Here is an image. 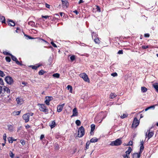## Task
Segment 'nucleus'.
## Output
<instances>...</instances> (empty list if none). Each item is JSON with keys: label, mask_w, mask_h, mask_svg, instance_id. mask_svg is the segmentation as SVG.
Wrapping results in <instances>:
<instances>
[{"label": "nucleus", "mask_w": 158, "mask_h": 158, "mask_svg": "<svg viewBox=\"0 0 158 158\" xmlns=\"http://www.w3.org/2000/svg\"><path fill=\"white\" fill-rule=\"evenodd\" d=\"M4 82L2 79L1 78V80L0 81V84L2 85H4Z\"/></svg>", "instance_id": "55"}, {"label": "nucleus", "mask_w": 158, "mask_h": 158, "mask_svg": "<svg viewBox=\"0 0 158 158\" xmlns=\"http://www.w3.org/2000/svg\"><path fill=\"white\" fill-rule=\"evenodd\" d=\"M30 127V126L29 125H27L25 126V127L26 129L29 128Z\"/></svg>", "instance_id": "64"}, {"label": "nucleus", "mask_w": 158, "mask_h": 158, "mask_svg": "<svg viewBox=\"0 0 158 158\" xmlns=\"http://www.w3.org/2000/svg\"><path fill=\"white\" fill-rule=\"evenodd\" d=\"M144 148L143 145H141L140 147V151L139 152L140 153H142V152Z\"/></svg>", "instance_id": "37"}, {"label": "nucleus", "mask_w": 158, "mask_h": 158, "mask_svg": "<svg viewBox=\"0 0 158 158\" xmlns=\"http://www.w3.org/2000/svg\"><path fill=\"white\" fill-rule=\"evenodd\" d=\"M5 59L6 62H10L11 61V59L10 57L8 56H6Z\"/></svg>", "instance_id": "41"}, {"label": "nucleus", "mask_w": 158, "mask_h": 158, "mask_svg": "<svg viewBox=\"0 0 158 158\" xmlns=\"http://www.w3.org/2000/svg\"><path fill=\"white\" fill-rule=\"evenodd\" d=\"M95 125L94 124H92L91 125V132L90 134H92V132H93L95 129Z\"/></svg>", "instance_id": "23"}, {"label": "nucleus", "mask_w": 158, "mask_h": 158, "mask_svg": "<svg viewBox=\"0 0 158 158\" xmlns=\"http://www.w3.org/2000/svg\"><path fill=\"white\" fill-rule=\"evenodd\" d=\"M3 53L4 55H9V56H10V55L11 54L9 53V52H6V51L3 52Z\"/></svg>", "instance_id": "47"}, {"label": "nucleus", "mask_w": 158, "mask_h": 158, "mask_svg": "<svg viewBox=\"0 0 158 158\" xmlns=\"http://www.w3.org/2000/svg\"><path fill=\"white\" fill-rule=\"evenodd\" d=\"M139 121L137 119V118L135 117L133 120L132 124V127H136L139 124Z\"/></svg>", "instance_id": "7"}, {"label": "nucleus", "mask_w": 158, "mask_h": 158, "mask_svg": "<svg viewBox=\"0 0 158 158\" xmlns=\"http://www.w3.org/2000/svg\"><path fill=\"white\" fill-rule=\"evenodd\" d=\"M79 76L83 79L86 82H89V79L88 78V76L85 73H83L80 74Z\"/></svg>", "instance_id": "4"}, {"label": "nucleus", "mask_w": 158, "mask_h": 158, "mask_svg": "<svg viewBox=\"0 0 158 158\" xmlns=\"http://www.w3.org/2000/svg\"><path fill=\"white\" fill-rule=\"evenodd\" d=\"M122 143V142L120 139H118L114 141L111 142L110 145L112 146H117L120 145Z\"/></svg>", "instance_id": "2"}, {"label": "nucleus", "mask_w": 158, "mask_h": 158, "mask_svg": "<svg viewBox=\"0 0 158 158\" xmlns=\"http://www.w3.org/2000/svg\"><path fill=\"white\" fill-rule=\"evenodd\" d=\"M98 141V139L96 138H93L90 139V143H95L97 142Z\"/></svg>", "instance_id": "26"}, {"label": "nucleus", "mask_w": 158, "mask_h": 158, "mask_svg": "<svg viewBox=\"0 0 158 158\" xmlns=\"http://www.w3.org/2000/svg\"><path fill=\"white\" fill-rule=\"evenodd\" d=\"M142 47L143 49H146L148 48V46L146 45H143Z\"/></svg>", "instance_id": "56"}, {"label": "nucleus", "mask_w": 158, "mask_h": 158, "mask_svg": "<svg viewBox=\"0 0 158 158\" xmlns=\"http://www.w3.org/2000/svg\"><path fill=\"white\" fill-rule=\"evenodd\" d=\"M118 53L119 54H123V50H119L118 51Z\"/></svg>", "instance_id": "57"}, {"label": "nucleus", "mask_w": 158, "mask_h": 158, "mask_svg": "<svg viewBox=\"0 0 158 158\" xmlns=\"http://www.w3.org/2000/svg\"><path fill=\"white\" fill-rule=\"evenodd\" d=\"M64 105V103H63L61 105L58 106L57 107V111L59 112H61Z\"/></svg>", "instance_id": "13"}, {"label": "nucleus", "mask_w": 158, "mask_h": 158, "mask_svg": "<svg viewBox=\"0 0 158 158\" xmlns=\"http://www.w3.org/2000/svg\"><path fill=\"white\" fill-rule=\"evenodd\" d=\"M51 44L54 47L56 48L57 47L55 43H54L53 42H51Z\"/></svg>", "instance_id": "46"}, {"label": "nucleus", "mask_w": 158, "mask_h": 158, "mask_svg": "<svg viewBox=\"0 0 158 158\" xmlns=\"http://www.w3.org/2000/svg\"><path fill=\"white\" fill-rule=\"evenodd\" d=\"M77 126H79L81 125V122L79 120H77L75 122Z\"/></svg>", "instance_id": "40"}, {"label": "nucleus", "mask_w": 158, "mask_h": 158, "mask_svg": "<svg viewBox=\"0 0 158 158\" xmlns=\"http://www.w3.org/2000/svg\"><path fill=\"white\" fill-rule=\"evenodd\" d=\"M128 115V114L127 113H124V114H123V115H121L120 116V118H123H123H126L127 117Z\"/></svg>", "instance_id": "32"}, {"label": "nucleus", "mask_w": 158, "mask_h": 158, "mask_svg": "<svg viewBox=\"0 0 158 158\" xmlns=\"http://www.w3.org/2000/svg\"><path fill=\"white\" fill-rule=\"evenodd\" d=\"M8 23L9 25L11 26H14L15 25V22L11 19H8Z\"/></svg>", "instance_id": "16"}, {"label": "nucleus", "mask_w": 158, "mask_h": 158, "mask_svg": "<svg viewBox=\"0 0 158 158\" xmlns=\"http://www.w3.org/2000/svg\"><path fill=\"white\" fill-rule=\"evenodd\" d=\"M8 129V130L11 132H13L14 130V127L13 125H7Z\"/></svg>", "instance_id": "15"}, {"label": "nucleus", "mask_w": 158, "mask_h": 158, "mask_svg": "<svg viewBox=\"0 0 158 158\" xmlns=\"http://www.w3.org/2000/svg\"><path fill=\"white\" fill-rule=\"evenodd\" d=\"M3 89L4 91H6L8 94H10V89L8 88L5 86L3 87Z\"/></svg>", "instance_id": "20"}, {"label": "nucleus", "mask_w": 158, "mask_h": 158, "mask_svg": "<svg viewBox=\"0 0 158 158\" xmlns=\"http://www.w3.org/2000/svg\"><path fill=\"white\" fill-rule=\"evenodd\" d=\"M141 90L142 92L144 93L147 91V89L145 87H142Z\"/></svg>", "instance_id": "33"}, {"label": "nucleus", "mask_w": 158, "mask_h": 158, "mask_svg": "<svg viewBox=\"0 0 158 158\" xmlns=\"http://www.w3.org/2000/svg\"><path fill=\"white\" fill-rule=\"evenodd\" d=\"M5 81L9 85L12 84L14 82V81L12 77L10 76L6 77L5 79Z\"/></svg>", "instance_id": "5"}, {"label": "nucleus", "mask_w": 158, "mask_h": 158, "mask_svg": "<svg viewBox=\"0 0 158 158\" xmlns=\"http://www.w3.org/2000/svg\"><path fill=\"white\" fill-rule=\"evenodd\" d=\"M154 134L153 133L152 131H150V130H148L146 134V138H148V139L152 137Z\"/></svg>", "instance_id": "9"}, {"label": "nucleus", "mask_w": 158, "mask_h": 158, "mask_svg": "<svg viewBox=\"0 0 158 158\" xmlns=\"http://www.w3.org/2000/svg\"><path fill=\"white\" fill-rule=\"evenodd\" d=\"M45 6H46V7L48 8H50V5H49V4H48L47 3H46L45 4Z\"/></svg>", "instance_id": "60"}, {"label": "nucleus", "mask_w": 158, "mask_h": 158, "mask_svg": "<svg viewBox=\"0 0 158 158\" xmlns=\"http://www.w3.org/2000/svg\"><path fill=\"white\" fill-rule=\"evenodd\" d=\"M5 19L4 17L0 15V21L2 23H5Z\"/></svg>", "instance_id": "18"}, {"label": "nucleus", "mask_w": 158, "mask_h": 158, "mask_svg": "<svg viewBox=\"0 0 158 158\" xmlns=\"http://www.w3.org/2000/svg\"><path fill=\"white\" fill-rule=\"evenodd\" d=\"M40 65H41L40 64H37L35 66L31 65L30 66V67H31L32 69L36 70L38 68H39Z\"/></svg>", "instance_id": "24"}, {"label": "nucleus", "mask_w": 158, "mask_h": 158, "mask_svg": "<svg viewBox=\"0 0 158 158\" xmlns=\"http://www.w3.org/2000/svg\"><path fill=\"white\" fill-rule=\"evenodd\" d=\"M56 123L54 121H52L51 123L49 125L50 127H51V128H54L56 125Z\"/></svg>", "instance_id": "25"}, {"label": "nucleus", "mask_w": 158, "mask_h": 158, "mask_svg": "<svg viewBox=\"0 0 158 158\" xmlns=\"http://www.w3.org/2000/svg\"><path fill=\"white\" fill-rule=\"evenodd\" d=\"M141 153L139 152L138 153H134L133 154L132 156L133 158H139L140 156Z\"/></svg>", "instance_id": "17"}, {"label": "nucleus", "mask_w": 158, "mask_h": 158, "mask_svg": "<svg viewBox=\"0 0 158 158\" xmlns=\"http://www.w3.org/2000/svg\"><path fill=\"white\" fill-rule=\"evenodd\" d=\"M16 101L17 104L19 105H21L24 102V100L21 97H18L16 98Z\"/></svg>", "instance_id": "10"}, {"label": "nucleus", "mask_w": 158, "mask_h": 158, "mask_svg": "<svg viewBox=\"0 0 158 158\" xmlns=\"http://www.w3.org/2000/svg\"><path fill=\"white\" fill-rule=\"evenodd\" d=\"M21 111H14L13 112V114L14 115H19L21 113Z\"/></svg>", "instance_id": "30"}, {"label": "nucleus", "mask_w": 158, "mask_h": 158, "mask_svg": "<svg viewBox=\"0 0 158 158\" xmlns=\"http://www.w3.org/2000/svg\"><path fill=\"white\" fill-rule=\"evenodd\" d=\"M28 24L32 27H34L35 26V23L32 21H30L28 22Z\"/></svg>", "instance_id": "31"}, {"label": "nucleus", "mask_w": 158, "mask_h": 158, "mask_svg": "<svg viewBox=\"0 0 158 158\" xmlns=\"http://www.w3.org/2000/svg\"><path fill=\"white\" fill-rule=\"evenodd\" d=\"M6 134H4L3 135V139L5 141L6 140Z\"/></svg>", "instance_id": "52"}, {"label": "nucleus", "mask_w": 158, "mask_h": 158, "mask_svg": "<svg viewBox=\"0 0 158 158\" xmlns=\"http://www.w3.org/2000/svg\"><path fill=\"white\" fill-rule=\"evenodd\" d=\"M53 99L52 97L46 96L45 98V103L48 106L50 104V102Z\"/></svg>", "instance_id": "8"}, {"label": "nucleus", "mask_w": 158, "mask_h": 158, "mask_svg": "<svg viewBox=\"0 0 158 158\" xmlns=\"http://www.w3.org/2000/svg\"><path fill=\"white\" fill-rule=\"evenodd\" d=\"M70 59L71 61H73L75 59V56L74 55H72L70 57Z\"/></svg>", "instance_id": "38"}, {"label": "nucleus", "mask_w": 158, "mask_h": 158, "mask_svg": "<svg viewBox=\"0 0 158 158\" xmlns=\"http://www.w3.org/2000/svg\"><path fill=\"white\" fill-rule=\"evenodd\" d=\"M10 156L11 158H13L14 156V154L11 151H10L9 153Z\"/></svg>", "instance_id": "44"}, {"label": "nucleus", "mask_w": 158, "mask_h": 158, "mask_svg": "<svg viewBox=\"0 0 158 158\" xmlns=\"http://www.w3.org/2000/svg\"><path fill=\"white\" fill-rule=\"evenodd\" d=\"M78 115V112L76 108H75L73 109V114L71 116L72 117L73 116H77Z\"/></svg>", "instance_id": "14"}, {"label": "nucleus", "mask_w": 158, "mask_h": 158, "mask_svg": "<svg viewBox=\"0 0 158 158\" xmlns=\"http://www.w3.org/2000/svg\"><path fill=\"white\" fill-rule=\"evenodd\" d=\"M94 41V42L96 44H99L100 43V40H99V39L98 37H97L96 38H94L93 39Z\"/></svg>", "instance_id": "28"}, {"label": "nucleus", "mask_w": 158, "mask_h": 158, "mask_svg": "<svg viewBox=\"0 0 158 158\" xmlns=\"http://www.w3.org/2000/svg\"><path fill=\"white\" fill-rule=\"evenodd\" d=\"M44 73V72L43 70H41L39 72V74L40 75H43Z\"/></svg>", "instance_id": "43"}, {"label": "nucleus", "mask_w": 158, "mask_h": 158, "mask_svg": "<svg viewBox=\"0 0 158 158\" xmlns=\"http://www.w3.org/2000/svg\"><path fill=\"white\" fill-rule=\"evenodd\" d=\"M124 158H130L129 155L126 154V155L123 156Z\"/></svg>", "instance_id": "58"}, {"label": "nucleus", "mask_w": 158, "mask_h": 158, "mask_svg": "<svg viewBox=\"0 0 158 158\" xmlns=\"http://www.w3.org/2000/svg\"><path fill=\"white\" fill-rule=\"evenodd\" d=\"M61 1L64 6H66V7H68V2L67 1L62 0Z\"/></svg>", "instance_id": "19"}, {"label": "nucleus", "mask_w": 158, "mask_h": 158, "mask_svg": "<svg viewBox=\"0 0 158 158\" xmlns=\"http://www.w3.org/2000/svg\"><path fill=\"white\" fill-rule=\"evenodd\" d=\"M25 36H26V37H27V39H33V38H32V37H30L27 35H25Z\"/></svg>", "instance_id": "49"}, {"label": "nucleus", "mask_w": 158, "mask_h": 158, "mask_svg": "<svg viewBox=\"0 0 158 158\" xmlns=\"http://www.w3.org/2000/svg\"><path fill=\"white\" fill-rule=\"evenodd\" d=\"M38 106H39V110L40 111L44 112L46 114L48 113V109L44 104H38Z\"/></svg>", "instance_id": "1"}, {"label": "nucleus", "mask_w": 158, "mask_h": 158, "mask_svg": "<svg viewBox=\"0 0 158 158\" xmlns=\"http://www.w3.org/2000/svg\"><path fill=\"white\" fill-rule=\"evenodd\" d=\"M8 139L9 143H13V140L12 139V137H9L8 138Z\"/></svg>", "instance_id": "42"}, {"label": "nucleus", "mask_w": 158, "mask_h": 158, "mask_svg": "<svg viewBox=\"0 0 158 158\" xmlns=\"http://www.w3.org/2000/svg\"><path fill=\"white\" fill-rule=\"evenodd\" d=\"M132 150L131 148L130 147H129L128 148L126 152V154H127V155H129Z\"/></svg>", "instance_id": "21"}, {"label": "nucleus", "mask_w": 158, "mask_h": 158, "mask_svg": "<svg viewBox=\"0 0 158 158\" xmlns=\"http://www.w3.org/2000/svg\"><path fill=\"white\" fill-rule=\"evenodd\" d=\"M153 87L156 89V91L158 92V84H156L153 85Z\"/></svg>", "instance_id": "34"}, {"label": "nucleus", "mask_w": 158, "mask_h": 158, "mask_svg": "<svg viewBox=\"0 0 158 158\" xmlns=\"http://www.w3.org/2000/svg\"><path fill=\"white\" fill-rule=\"evenodd\" d=\"M67 89L69 90V92L70 93L72 92L73 88L70 85H68L67 87Z\"/></svg>", "instance_id": "29"}, {"label": "nucleus", "mask_w": 158, "mask_h": 158, "mask_svg": "<svg viewBox=\"0 0 158 158\" xmlns=\"http://www.w3.org/2000/svg\"><path fill=\"white\" fill-rule=\"evenodd\" d=\"M132 145H133V142L132 141H130L127 145L132 146Z\"/></svg>", "instance_id": "48"}, {"label": "nucleus", "mask_w": 158, "mask_h": 158, "mask_svg": "<svg viewBox=\"0 0 158 158\" xmlns=\"http://www.w3.org/2000/svg\"><path fill=\"white\" fill-rule=\"evenodd\" d=\"M152 107H153V106H150V107H149L146 108L145 109V111H147V110H148L149 109H150L151 108H152Z\"/></svg>", "instance_id": "59"}, {"label": "nucleus", "mask_w": 158, "mask_h": 158, "mask_svg": "<svg viewBox=\"0 0 158 158\" xmlns=\"http://www.w3.org/2000/svg\"><path fill=\"white\" fill-rule=\"evenodd\" d=\"M97 6V7H96L97 11H98L99 12H100L101 11V9H100V7L98 6Z\"/></svg>", "instance_id": "45"}, {"label": "nucleus", "mask_w": 158, "mask_h": 158, "mask_svg": "<svg viewBox=\"0 0 158 158\" xmlns=\"http://www.w3.org/2000/svg\"><path fill=\"white\" fill-rule=\"evenodd\" d=\"M20 142L23 145H24L25 143V142L23 140H21L20 141Z\"/></svg>", "instance_id": "53"}, {"label": "nucleus", "mask_w": 158, "mask_h": 158, "mask_svg": "<svg viewBox=\"0 0 158 158\" xmlns=\"http://www.w3.org/2000/svg\"><path fill=\"white\" fill-rule=\"evenodd\" d=\"M44 137V135H42L40 136V139H42Z\"/></svg>", "instance_id": "63"}, {"label": "nucleus", "mask_w": 158, "mask_h": 158, "mask_svg": "<svg viewBox=\"0 0 158 158\" xmlns=\"http://www.w3.org/2000/svg\"><path fill=\"white\" fill-rule=\"evenodd\" d=\"M22 126H20L17 129V132H18L19 131L21 130L22 129Z\"/></svg>", "instance_id": "61"}, {"label": "nucleus", "mask_w": 158, "mask_h": 158, "mask_svg": "<svg viewBox=\"0 0 158 158\" xmlns=\"http://www.w3.org/2000/svg\"><path fill=\"white\" fill-rule=\"evenodd\" d=\"M12 101L10 95L5 96L3 99V102L4 103H10Z\"/></svg>", "instance_id": "6"}, {"label": "nucleus", "mask_w": 158, "mask_h": 158, "mask_svg": "<svg viewBox=\"0 0 158 158\" xmlns=\"http://www.w3.org/2000/svg\"><path fill=\"white\" fill-rule=\"evenodd\" d=\"M85 134V130L83 126H81L78 131V136L79 137H82Z\"/></svg>", "instance_id": "3"}, {"label": "nucleus", "mask_w": 158, "mask_h": 158, "mask_svg": "<svg viewBox=\"0 0 158 158\" xmlns=\"http://www.w3.org/2000/svg\"><path fill=\"white\" fill-rule=\"evenodd\" d=\"M49 17H50V16H48V15H45V16L42 15V18H44L45 19H47Z\"/></svg>", "instance_id": "50"}, {"label": "nucleus", "mask_w": 158, "mask_h": 158, "mask_svg": "<svg viewBox=\"0 0 158 158\" xmlns=\"http://www.w3.org/2000/svg\"><path fill=\"white\" fill-rule=\"evenodd\" d=\"M90 143V142L89 141L87 142L85 146V150L89 148V146Z\"/></svg>", "instance_id": "35"}, {"label": "nucleus", "mask_w": 158, "mask_h": 158, "mask_svg": "<svg viewBox=\"0 0 158 158\" xmlns=\"http://www.w3.org/2000/svg\"><path fill=\"white\" fill-rule=\"evenodd\" d=\"M149 34L148 33L145 34L144 35V36L145 37H149Z\"/></svg>", "instance_id": "54"}, {"label": "nucleus", "mask_w": 158, "mask_h": 158, "mask_svg": "<svg viewBox=\"0 0 158 158\" xmlns=\"http://www.w3.org/2000/svg\"><path fill=\"white\" fill-rule=\"evenodd\" d=\"M5 74L4 73V72L0 70V76L1 77H3L5 76Z\"/></svg>", "instance_id": "39"}, {"label": "nucleus", "mask_w": 158, "mask_h": 158, "mask_svg": "<svg viewBox=\"0 0 158 158\" xmlns=\"http://www.w3.org/2000/svg\"><path fill=\"white\" fill-rule=\"evenodd\" d=\"M10 56H11L12 59L14 61H15L16 64L19 65H22V64L21 63H20L19 61L17 60V59L15 56H13L12 54L10 55Z\"/></svg>", "instance_id": "12"}, {"label": "nucleus", "mask_w": 158, "mask_h": 158, "mask_svg": "<svg viewBox=\"0 0 158 158\" xmlns=\"http://www.w3.org/2000/svg\"><path fill=\"white\" fill-rule=\"evenodd\" d=\"M53 76L56 78H59L60 77V74L58 73H56L53 74Z\"/></svg>", "instance_id": "36"}, {"label": "nucleus", "mask_w": 158, "mask_h": 158, "mask_svg": "<svg viewBox=\"0 0 158 158\" xmlns=\"http://www.w3.org/2000/svg\"><path fill=\"white\" fill-rule=\"evenodd\" d=\"M116 96L117 95L115 93H111L110 95V97L111 98L113 99L115 98Z\"/></svg>", "instance_id": "27"}, {"label": "nucleus", "mask_w": 158, "mask_h": 158, "mask_svg": "<svg viewBox=\"0 0 158 158\" xmlns=\"http://www.w3.org/2000/svg\"><path fill=\"white\" fill-rule=\"evenodd\" d=\"M117 75H117V73H112L111 74V75L113 77L117 76Z\"/></svg>", "instance_id": "51"}, {"label": "nucleus", "mask_w": 158, "mask_h": 158, "mask_svg": "<svg viewBox=\"0 0 158 158\" xmlns=\"http://www.w3.org/2000/svg\"><path fill=\"white\" fill-rule=\"evenodd\" d=\"M29 113H27L24 114L23 116V118L26 123H27L29 120Z\"/></svg>", "instance_id": "11"}, {"label": "nucleus", "mask_w": 158, "mask_h": 158, "mask_svg": "<svg viewBox=\"0 0 158 158\" xmlns=\"http://www.w3.org/2000/svg\"><path fill=\"white\" fill-rule=\"evenodd\" d=\"M92 36L93 39H94V38H96L98 37V35L97 33L94 32H92Z\"/></svg>", "instance_id": "22"}, {"label": "nucleus", "mask_w": 158, "mask_h": 158, "mask_svg": "<svg viewBox=\"0 0 158 158\" xmlns=\"http://www.w3.org/2000/svg\"><path fill=\"white\" fill-rule=\"evenodd\" d=\"M140 145H143V140H142L140 141Z\"/></svg>", "instance_id": "62"}]
</instances>
